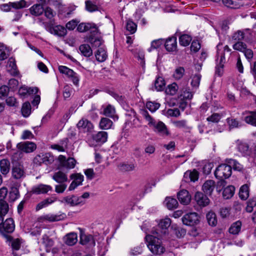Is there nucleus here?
Instances as JSON below:
<instances>
[{
    "label": "nucleus",
    "mask_w": 256,
    "mask_h": 256,
    "mask_svg": "<svg viewBox=\"0 0 256 256\" xmlns=\"http://www.w3.org/2000/svg\"><path fill=\"white\" fill-rule=\"evenodd\" d=\"M8 56V50L6 46L0 44V60H2Z\"/></svg>",
    "instance_id": "nucleus-58"
},
{
    "label": "nucleus",
    "mask_w": 256,
    "mask_h": 256,
    "mask_svg": "<svg viewBox=\"0 0 256 256\" xmlns=\"http://www.w3.org/2000/svg\"><path fill=\"white\" fill-rule=\"evenodd\" d=\"M184 69L182 67H178L176 69L174 74V76L176 79L179 80L182 78L184 74Z\"/></svg>",
    "instance_id": "nucleus-64"
},
{
    "label": "nucleus",
    "mask_w": 256,
    "mask_h": 256,
    "mask_svg": "<svg viewBox=\"0 0 256 256\" xmlns=\"http://www.w3.org/2000/svg\"><path fill=\"white\" fill-rule=\"evenodd\" d=\"M194 200L196 204L200 206L204 207L210 203V200L203 193L198 192L195 194Z\"/></svg>",
    "instance_id": "nucleus-12"
},
{
    "label": "nucleus",
    "mask_w": 256,
    "mask_h": 256,
    "mask_svg": "<svg viewBox=\"0 0 256 256\" xmlns=\"http://www.w3.org/2000/svg\"><path fill=\"white\" fill-rule=\"evenodd\" d=\"M240 198L242 200H246L249 196V188L248 184L242 186L239 192Z\"/></svg>",
    "instance_id": "nucleus-41"
},
{
    "label": "nucleus",
    "mask_w": 256,
    "mask_h": 256,
    "mask_svg": "<svg viewBox=\"0 0 256 256\" xmlns=\"http://www.w3.org/2000/svg\"><path fill=\"white\" fill-rule=\"evenodd\" d=\"M60 165L67 169H72L74 168L76 164V160L72 158L66 157L63 155H60L58 158Z\"/></svg>",
    "instance_id": "nucleus-7"
},
{
    "label": "nucleus",
    "mask_w": 256,
    "mask_h": 256,
    "mask_svg": "<svg viewBox=\"0 0 256 256\" xmlns=\"http://www.w3.org/2000/svg\"><path fill=\"white\" fill-rule=\"evenodd\" d=\"M140 114L148 122V124L154 132L162 136H168L170 134L166 126L163 122L155 120L146 110H141Z\"/></svg>",
    "instance_id": "nucleus-1"
},
{
    "label": "nucleus",
    "mask_w": 256,
    "mask_h": 256,
    "mask_svg": "<svg viewBox=\"0 0 256 256\" xmlns=\"http://www.w3.org/2000/svg\"><path fill=\"white\" fill-rule=\"evenodd\" d=\"M137 28L136 24L130 20H128L126 24V29L128 31L130 32V34H132L134 33Z\"/></svg>",
    "instance_id": "nucleus-51"
},
{
    "label": "nucleus",
    "mask_w": 256,
    "mask_h": 256,
    "mask_svg": "<svg viewBox=\"0 0 256 256\" xmlns=\"http://www.w3.org/2000/svg\"><path fill=\"white\" fill-rule=\"evenodd\" d=\"M232 174L231 166L226 164L219 165L214 172L216 177L221 180L218 182L216 188V190L220 192V188H223L226 185V182L223 180L224 179L228 178Z\"/></svg>",
    "instance_id": "nucleus-2"
},
{
    "label": "nucleus",
    "mask_w": 256,
    "mask_h": 256,
    "mask_svg": "<svg viewBox=\"0 0 256 256\" xmlns=\"http://www.w3.org/2000/svg\"><path fill=\"white\" fill-rule=\"evenodd\" d=\"M236 148L241 153L242 156H249L250 153V150L249 148L248 145L242 141L238 140L236 142Z\"/></svg>",
    "instance_id": "nucleus-15"
},
{
    "label": "nucleus",
    "mask_w": 256,
    "mask_h": 256,
    "mask_svg": "<svg viewBox=\"0 0 256 256\" xmlns=\"http://www.w3.org/2000/svg\"><path fill=\"white\" fill-rule=\"evenodd\" d=\"M234 187L232 186H228L224 188L222 192V196L225 199L231 198L234 192Z\"/></svg>",
    "instance_id": "nucleus-37"
},
{
    "label": "nucleus",
    "mask_w": 256,
    "mask_h": 256,
    "mask_svg": "<svg viewBox=\"0 0 256 256\" xmlns=\"http://www.w3.org/2000/svg\"><path fill=\"white\" fill-rule=\"evenodd\" d=\"M80 243L82 245H86L88 246H94L95 242L94 238L91 235H86L82 234L80 236Z\"/></svg>",
    "instance_id": "nucleus-25"
},
{
    "label": "nucleus",
    "mask_w": 256,
    "mask_h": 256,
    "mask_svg": "<svg viewBox=\"0 0 256 256\" xmlns=\"http://www.w3.org/2000/svg\"><path fill=\"white\" fill-rule=\"evenodd\" d=\"M86 10L90 12H94L98 10V5L90 0H86L85 2Z\"/></svg>",
    "instance_id": "nucleus-49"
},
{
    "label": "nucleus",
    "mask_w": 256,
    "mask_h": 256,
    "mask_svg": "<svg viewBox=\"0 0 256 256\" xmlns=\"http://www.w3.org/2000/svg\"><path fill=\"white\" fill-rule=\"evenodd\" d=\"M51 190H52V187L50 186L44 184L35 186L32 189V192L36 194H46Z\"/></svg>",
    "instance_id": "nucleus-16"
},
{
    "label": "nucleus",
    "mask_w": 256,
    "mask_h": 256,
    "mask_svg": "<svg viewBox=\"0 0 256 256\" xmlns=\"http://www.w3.org/2000/svg\"><path fill=\"white\" fill-rule=\"evenodd\" d=\"M56 200V198H48L40 202L36 207V210H40L42 208L44 207L47 206L49 204H50L54 202Z\"/></svg>",
    "instance_id": "nucleus-40"
},
{
    "label": "nucleus",
    "mask_w": 256,
    "mask_h": 256,
    "mask_svg": "<svg viewBox=\"0 0 256 256\" xmlns=\"http://www.w3.org/2000/svg\"><path fill=\"white\" fill-rule=\"evenodd\" d=\"M206 219L208 224L211 226H216L217 224L216 214L212 212H210L206 214Z\"/></svg>",
    "instance_id": "nucleus-46"
},
{
    "label": "nucleus",
    "mask_w": 256,
    "mask_h": 256,
    "mask_svg": "<svg viewBox=\"0 0 256 256\" xmlns=\"http://www.w3.org/2000/svg\"><path fill=\"white\" fill-rule=\"evenodd\" d=\"M15 228V225L14 220L9 218L4 221L1 224V228L0 230L3 232L11 233L14 232Z\"/></svg>",
    "instance_id": "nucleus-11"
},
{
    "label": "nucleus",
    "mask_w": 256,
    "mask_h": 256,
    "mask_svg": "<svg viewBox=\"0 0 256 256\" xmlns=\"http://www.w3.org/2000/svg\"><path fill=\"white\" fill-rule=\"evenodd\" d=\"M102 108L103 109L102 114L104 115L110 117L114 120L118 119V116L116 115L115 108L113 106L110 104L103 105L102 106Z\"/></svg>",
    "instance_id": "nucleus-14"
},
{
    "label": "nucleus",
    "mask_w": 256,
    "mask_h": 256,
    "mask_svg": "<svg viewBox=\"0 0 256 256\" xmlns=\"http://www.w3.org/2000/svg\"><path fill=\"white\" fill-rule=\"evenodd\" d=\"M255 206H256V199H250L247 202L246 210L248 212H251L253 210L254 207Z\"/></svg>",
    "instance_id": "nucleus-63"
},
{
    "label": "nucleus",
    "mask_w": 256,
    "mask_h": 256,
    "mask_svg": "<svg viewBox=\"0 0 256 256\" xmlns=\"http://www.w3.org/2000/svg\"><path fill=\"white\" fill-rule=\"evenodd\" d=\"M178 86L176 83H172L171 84L168 86L166 90V92L168 94L174 95L178 92Z\"/></svg>",
    "instance_id": "nucleus-50"
},
{
    "label": "nucleus",
    "mask_w": 256,
    "mask_h": 256,
    "mask_svg": "<svg viewBox=\"0 0 256 256\" xmlns=\"http://www.w3.org/2000/svg\"><path fill=\"white\" fill-rule=\"evenodd\" d=\"M61 220L60 216L54 214H47L42 215L38 218V222H56Z\"/></svg>",
    "instance_id": "nucleus-21"
},
{
    "label": "nucleus",
    "mask_w": 256,
    "mask_h": 256,
    "mask_svg": "<svg viewBox=\"0 0 256 256\" xmlns=\"http://www.w3.org/2000/svg\"><path fill=\"white\" fill-rule=\"evenodd\" d=\"M21 112L22 116L25 118H27L30 115L31 106L29 102H26L22 104Z\"/></svg>",
    "instance_id": "nucleus-45"
},
{
    "label": "nucleus",
    "mask_w": 256,
    "mask_h": 256,
    "mask_svg": "<svg viewBox=\"0 0 256 256\" xmlns=\"http://www.w3.org/2000/svg\"><path fill=\"white\" fill-rule=\"evenodd\" d=\"M81 54L85 56L90 57L92 54V50L90 46L86 44H83L79 47Z\"/></svg>",
    "instance_id": "nucleus-35"
},
{
    "label": "nucleus",
    "mask_w": 256,
    "mask_h": 256,
    "mask_svg": "<svg viewBox=\"0 0 256 256\" xmlns=\"http://www.w3.org/2000/svg\"><path fill=\"white\" fill-rule=\"evenodd\" d=\"M178 198L181 204L186 205L190 202L191 196L188 190H183L178 193Z\"/></svg>",
    "instance_id": "nucleus-19"
},
{
    "label": "nucleus",
    "mask_w": 256,
    "mask_h": 256,
    "mask_svg": "<svg viewBox=\"0 0 256 256\" xmlns=\"http://www.w3.org/2000/svg\"><path fill=\"white\" fill-rule=\"evenodd\" d=\"M166 50L168 52H174L177 50V41L175 36L168 38L164 44Z\"/></svg>",
    "instance_id": "nucleus-20"
},
{
    "label": "nucleus",
    "mask_w": 256,
    "mask_h": 256,
    "mask_svg": "<svg viewBox=\"0 0 256 256\" xmlns=\"http://www.w3.org/2000/svg\"><path fill=\"white\" fill-rule=\"evenodd\" d=\"M215 182L212 180H206L202 186V190L206 194L210 195L215 188Z\"/></svg>",
    "instance_id": "nucleus-27"
},
{
    "label": "nucleus",
    "mask_w": 256,
    "mask_h": 256,
    "mask_svg": "<svg viewBox=\"0 0 256 256\" xmlns=\"http://www.w3.org/2000/svg\"><path fill=\"white\" fill-rule=\"evenodd\" d=\"M171 224V220L170 218H165L162 220L158 223L156 230L154 232L158 236L162 237L168 233V228Z\"/></svg>",
    "instance_id": "nucleus-4"
},
{
    "label": "nucleus",
    "mask_w": 256,
    "mask_h": 256,
    "mask_svg": "<svg viewBox=\"0 0 256 256\" xmlns=\"http://www.w3.org/2000/svg\"><path fill=\"white\" fill-rule=\"evenodd\" d=\"M12 172V178L16 180L23 178L25 176L24 168L21 165L14 166Z\"/></svg>",
    "instance_id": "nucleus-17"
},
{
    "label": "nucleus",
    "mask_w": 256,
    "mask_h": 256,
    "mask_svg": "<svg viewBox=\"0 0 256 256\" xmlns=\"http://www.w3.org/2000/svg\"><path fill=\"white\" fill-rule=\"evenodd\" d=\"M184 177L186 178L188 177L190 181L195 182L198 180V174L195 170L192 172L188 171L184 173Z\"/></svg>",
    "instance_id": "nucleus-47"
},
{
    "label": "nucleus",
    "mask_w": 256,
    "mask_h": 256,
    "mask_svg": "<svg viewBox=\"0 0 256 256\" xmlns=\"http://www.w3.org/2000/svg\"><path fill=\"white\" fill-rule=\"evenodd\" d=\"M119 169L122 172H130L135 169L134 164L132 163H122L118 165Z\"/></svg>",
    "instance_id": "nucleus-44"
},
{
    "label": "nucleus",
    "mask_w": 256,
    "mask_h": 256,
    "mask_svg": "<svg viewBox=\"0 0 256 256\" xmlns=\"http://www.w3.org/2000/svg\"><path fill=\"white\" fill-rule=\"evenodd\" d=\"M9 210L8 203L3 200H0V219L4 220V217L8 214Z\"/></svg>",
    "instance_id": "nucleus-32"
},
{
    "label": "nucleus",
    "mask_w": 256,
    "mask_h": 256,
    "mask_svg": "<svg viewBox=\"0 0 256 256\" xmlns=\"http://www.w3.org/2000/svg\"><path fill=\"white\" fill-rule=\"evenodd\" d=\"M77 30L80 32H86L88 30L95 32L98 30V26L94 23H81L78 26Z\"/></svg>",
    "instance_id": "nucleus-13"
},
{
    "label": "nucleus",
    "mask_w": 256,
    "mask_h": 256,
    "mask_svg": "<svg viewBox=\"0 0 256 256\" xmlns=\"http://www.w3.org/2000/svg\"><path fill=\"white\" fill-rule=\"evenodd\" d=\"M226 122L230 130L234 128H238L241 126L239 121L237 119L232 118H228L226 119Z\"/></svg>",
    "instance_id": "nucleus-42"
},
{
    "label": "nucleus",
    "mask_w": 256,
    "mask_h": 256,
    "mask_svg": "<svg viewBox=\"0 0 256 256\" xmlns=\"http://www.w3.org/2000/svg\"><path fill=\"white\" fill-rule=\"evenodd\" d=\"M7 68L8 70L12 75L16 76L18 74V72L16 70V61L14 58H9L8 62Z\"/></svg>",
    "instance_id": "nucleus-34"
},
{
    "label": "nucleus",
    "mask_w": 256,
    "mask_h": 256,
    "mask_svg": "<svg viewBox=\"0 0 256 256\" xmlns=\"http://www.w3.org/2000/svg\"><path fill=\"white\" fill-rule=\"evenodd\" d=\"M12 8L15 9H20L27 7V3L25 0L11 2Z\"/></svg>",
    "instance_id": "nucleus-53"
},
{
    "label": "nucleus",
    "mask_w": 256,
    "mask_h": 256,
    "mask_svg": "<svg viewBox=\"0 0 256 256\" xmlns=\"http://www.w3.org/2000/svg\"><path fill=\"white\" fill-rule=\"evenodd\" d=\"M44 13L45 16L50 20L49 23L43 22L44 26H46L47 24L54 23V18L56 16V12L48 6L46 7L44 9Z\"/></svg>",
    "instance_id": "nucleus-23"
},
{
    "label": "nucleus",
    "mask_w": 256,
    "mask_h": 256,
    "mask_svg": "<svg viewBox=\"0 0 256 256\" xmlns=\"http://www.w3.org/2000/svg\"><path fill=\"white\" fill-rule=\"evenodd\" d=\"M191 41L192 38L188 34H182L179 38L180 44L184 46H188Z\"/></svg>",
    "instance_id": "nucleus-48"
},
{
    "label": "nucleus",
    "mask_w": 256,
    "mask_h": 256,
    "mask_svg": "<svg viewBox=\"0 0 256 256\" xmlns=\"http://www.w3.org/2000/svg\"><path fill=\"white\" fill-rule=\"evenodd\" d=\"M54 23L47 24L45 26L46 29L50 34L58 36H64L66 34V28L60 25L54 26Z\"/></svg>",
    "instance_id": "nucleus-5"
},
{
    "label": "nucleus",
    "mask_w": 256,
    "mask_h": 256,
    "mask_svg": "<svg viewBox=\"0 0 256 256\" xmlns=\"http://www.w3.org/2000/svg\"><path fill=\"white\" fill-rule=\"evenodd\" d=\"M172 123L176 128L186 131H189L192 128V127L188 126L187 120H174Z\"/></svg>",
    "instance_id": "nucleus-26"
},
{
    "label": "nucleus",
    "mask_w": 256,
    "mask_h": 256,
    "mask_svg": "<svg viewBox=\"0 0 256 256\" xmlns=\"http://www.w3.org/2000/svg\"><path fill=\"white\" fill-rule=\"evenodd\" d=\"M232 47L234 50L242 52L247 48L246 44L242 42H236L233 45Z\"/></svg>",
    "instance_id": "nucleus-61"
},
{
    "label": "nucleus",
    "mask_w": 256,
    "mask_h": 256,
    "mask_svg": "<svg viewBox=\"0 0 256 256\" xmlns=\"http://www.w3.org/2000/svg\"><path fill=\"white\" fill-rule=\"evenodd\" d=\"M244 38V33L241 30H238L232 36V40L236 42H241Z\"/></svg>",
    "instance_id": "nucleus-59"
},
{
    "label": "nucleus",
    "mask_w": 256,
    "mask_h": 256,
    "mask_svg": "<svg viewBox=\"0 0 256 256\" xmlns=\"http://www.w3.org/2000/svg\"><path fill=\"white\" fill-rule=\"evenodd\" d=\"M10 170V162L7 159H2L0 160V170L2 174L6 175Z\"/></svg>",
    "instance_id": "nucleus-33"
},
{
    "label": "nucleus",
    "mask_w": 256,
    "mask_h": 256,
    "mask_svg": "<svg viewBox=\"0 0 256 256\" xmlns=\"http://www.w3.org/2000/svg\"><path fill=\"white\" fill-rule=\"evenodd\" d=\"M227 162L228 163V165L231 166V168L232 166L234 169L240 171L242 170V166L236 160L232 159H230L227 160Z\"/></svg>",
    "instance_id": "nucleus-56"
},
{
    "label": "nucleus",
    "mask_w": 256,
    "mask_h": 256,
    "mask_svg": "<svg viewBox=\"0 0 256 256\" xmlns=\"http://www.w3.org/2000/svg\"><path fill=\"white\" fill-rule=\"evenodd\" d=\"M17 148L24 152L30 153L34 152L36 148V144L31 142H19L16 145Z\"/></svg>",
    "instance_id": "nucleus-10"
},
{
    "label": "nucleus",
    "mask_w": 256,
    "mask_h": 256,
    "mask_svg": "<svg viewBox=\"0 0 256 256\" xmlns=\"http://www.w3.org/2000/svg\"><path fill=\"white\" fill-rule=\"evenodd\" d=\"M70 178L73 180L68 187V190L72 191L78 186L82 184L84 181V176L80 174H73L70 176Z\"/></svg>",
    "instance_id": "nucleus-9"
},
{
    "label": "nucleus",
    "mask_w": 256,
    "mask_h": 256,
    "mask_svg": "<svg viewBox=\"0 0 256 256\" xmlns=\"http://www.w3.org/2000/svg\"><path fill=\"white\" fill-rule=\"evenodd\" d=\"M164 203L169 210L176 208L178 206V202L176 200L170 197L166 198Z\"/></svg>",
    "instance_id": "nucleus-38"
},
{
    "label": "nucleus",
    "mask_w": 256,
    "mask_h": 256,
    "mask_svg": "<svg viewBox=\"0 0 256 256\" xmlns=\"http://www.w3.org/2000/svg\"><path fill=\"white\" fill-rule=\"evenodd\" d=\"M77 126L79 129L83 130L86 131H90L93 128L92 123L84 118H82L78 122Z\"/></svg>",
    "instance_id": "nucleus-24"
},
{
    "label": "nucleus",
    "mask_w": 256,
    "mask_h": 256,
    "mask_svg": "<svg viewBox=\"0 0 256 256\" xmlns=\"http://www.w3.org/2000/svg\"><path fill=\"white\" fill-rule=\"evenodd\" d=\"M58 70L61 74L66 75L68 78H70V76H72V75L74 74V71L66 66H59Z\"/></svg>",
    "instance_id": "nucleus-52"
},
{
    "label": "nucleus",
    "mask_w": 256,
    "mask_h": 256,
    "mask_svg": "<svg viewBox=\"0 0 256 256\" xmlns=\"http://www.w3.org/2000/svg\"><path fill=\"white\" fill-rule=\"evenodd\" d=\"M64 240L66 244L68 246H73L76 244L78 241V236L76 232H70L66 234L64 238Z\"/></svg>",
    "instance_id": "nucleus-22"
},
{
    "label": "nucleus",
    "mask_w": 256,
    "mask_h": 256,
    "mask_svg": "<svg viewBox=\"0 0 256 256\" xmlns=\"http://www.w3.org/2000/svg\"><path fill=\"white\" fill-rule=\"evenodd\" d=\"M88 42L90 43L92 47H100L102 43V39L98 38L90 37Z\"/></svg>",
    "instance_id": "nucleus-55"
},
{
    "label": "nucleus",
    "mask_w": 256,
    "mask_h": 256,
    "mask_svg": "<svg viewBox=\"0 0 256 256\" xmlns=\"http://www.w3.org/2000/svg\"><path fill=\"white\" fill-rule=\"evenodd\" d=\"M62 202L70 206L82 205L83 202L82 198H78L75 195L66 196L63 198Z\"/></svg>",
    "instance_id": "nucleus-8"
},
{
    "label": "nucleus",
    "mask_w": 256,
    "mask_h": 256,
    "mask_svg": "<svg viewBox=\"0 0 256 256\" xmlns=\"http://www.w3.org/2000/svg\"><path fill=\"white\" fill-rule=\"evenodd\" d=\"M30 14L34 16H38L43 14L44 8L40 4H35L29 8Z\"/></svg>",
    "instance_id": "nucleus-30"
},
{
    "label": "nucleus",
    "mask_w": 256,
    "mask_h": 256,
    "mask_svg": "<svg viewBox=\"0 0 256 256\" xmlns=\"http://www.w3.org/2000/svg\"><path fill=\"white\" fill-rule=\"evenodd\" d=\"M153 234H148L146 236V240L147 244V246L150 250L154 254H160L164 252V248L162 245V242L160 236L156 234L154 232Z\"/></svg>",
    "instance_id": "nucleus-3"
},
{
    "label": "nucleus",
    "mask_w": 256,
    "mask_h": 256,
    "mask_svg": "<svg viewBox=\"0 0 256 256\" xmlns=\"http://www.w3.org/2000/svg\"><path fill=\"white\" fill-rule=\"evenodd\" d=\"M160 106L159 104L152 102H148L146 104V108L152 112L156 111L160 108Z\"/></svg>",
    "instance_id": "nucleus-60"
},
{
    "label": "nucleus",
    "mask_w": 256,
    "mask_h": 256,
    "mask_svg": "<svg viewBox=\"0 0 256 256\" xmlns=\"http://www.w3.org/2000/svg\"><path fill=\"white\" fill-rule=\"evenodd\" d=\"M165 85L164 79L161 78H158L155 81L154 86L158 91H160L163 90Z\"/></svg>",
    "instance_id": "nucleus-54"
},
{
    "label": "nucleus",
    "mask_w": 256,
    "mask_h": 256,
    "mask_svg": "<svg viewBox=\"0 0 256 256\" xmlns=\"http://www.w3.org/2000/svg\"><path fill=\"white\" fill-rule=\"evenodd\" d=\"M112 122L106 118H102L99 123L100 128L102 130H108L112 126Z\"/></svg>",
    "instance_id": "nucleus-36"
},
{
    "label": "nucleus",
    "mask_w": 256,
    "mask_h": 256,
    "mask_svg": "<svg viewBox=\"0 0 256 256\" xmlns=\"http://www.w3.org/2000/svg\"><path fill=\"white\" fill-rule=\"evenodd\" d=\"M242 222L240 221H236L234 222L229 228V232L233 234H238L240 230Z\"/></svg>",
    "instance_id": "nucleus-43"
},
{
    "label": "nucleus",
    "mask_w": 256,
    "mask_h": 256,
    "mask_svg": "<svg viewBox=\"0 0 256 256\" xmlns=\"http://www.w3.org/2000/svg\"><path fill=\"white\" fill-rule=\"evenodd\" d=\"M244 114H246L244 118V122L249 124L256 127V110L246 111Z\"/></svg>",
    "instance_id": "nucleus-18"
},
{
    "label": "nucleus",
    "mask_w": 256,
    "mask_h": 256,
    "mask_svg": "<svg viewBox=\"0 0 256 256\" xmlns=\"http://www.w3.org/2000/svg\"><path fill=\"white\" fill-rule=\"evenodd\" d=\"M42 243L46 248V250L49 252L51 248L54 246V242L52 238H50L47 235L44 234L42 236Z\"/></svg>",
    "instance_id": "nucleus-39"
},
{
    "label": "nucleus",
    "mask_w": 256,
    "mask_h": 256,
    "mask_svg": "<svg viewBox=\"0 0 256 256\" xmlns=\"http://www.w3.org/2000/svg\"><path fill=\"white\" fill-rule=\"evenodd\" d=\"M43 164L46 165L52 163L54 161V156L50 153L42 154Z\"/></svg>",
    "instance_id": "nucleus-57"
},
{
    "label": "nucleus",
    "mask_w": 256,
    "mask_h": 256,
    "mask_svg": "<svg viewBox=\"0 0 256 256\" xmlns=\"http://www.w3.org/2000/svg\"><path fill=\"white\" fill-rule=\"evenodd\" d=\"M95 56L99 62H103L106 60L108 55L105 48L104 46L100 47L95 52Z\"/></svg>",
    "instance_id": "nucleus-28"
},
{
    "label": "nucleus",
    "mask_w": 256,
    "mask_h": 256,
    "mask_svg": "<svg viewBox=\"0 0 256 256\" xmlns=\"http://www.w3.org/2000/svg\"><path fill=\"white\" fill-rule=\"evenodd\" d=\"M92 138L98 144L104 143L107 140L108 133L104 131L99 132L93 135Z\"/></svg>",
    "instance_id": "nucleus-31"
},
{
    "label": "nucleus",
    "mask_w": 256,
    "mask_h": 256,
    "mask_svg": "<svg viewBox=\"0 0 256 256\" xmlns=\"http://www.w3.org/2000/svg\"><path fill=\"white\" fill-rule=\"evenodd\" d=\"M19 82L18 80L15 78H11L9 80L8 82V88L12 90H16L18 86Z\"/></svg>",
    "instance_id": "nucleus-62"
},
{
    "label": "nucleus",
    "mask_w": 256,
    "mask_h": 256,
    "mask_svg": "<svg viewBox=\"0 0 256 256\" xmlns=\"http://www.w3.org/2000/svg\"><path fill=\"white\" fill-rule=\"evenodd\" d=\"M200 216L196 212H190L184 216L182 221L184 224L193 226L198 224Z\"/></svg>",
    "instance_id": "nucleus-6"
},
{
    "label": "nucleus",
    "mask_w": 256,
    "mask_h": 256,
    "mask_svg": "<svg viewBox=\"0 0 256 256\" xmlns=\"http://www.w3.org/2000/svg\"><path fill=\"white\" fill-rule=\"evenodd\" d=\"M52 178L58 183H64L67 182L68 180L66 174L62 171L54 172Z\"/></svg>",
    "instance_id": "nucleus-29"
}]
</instances>
